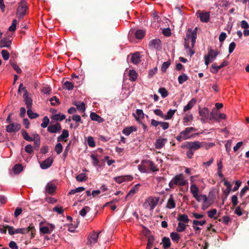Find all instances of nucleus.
<instances>
[{
    "label": "nucleus",
    "mask_w": 249,
    "mask_h": 249,
    "mask_svg": "<svg viewBox=\"0 0 249 249\" xmlns=\"http://www.w3.org/2000/svg\"><path fill=\"white\" fill-rule=\"evenodd\" d=\"M21 133L23 137L26 141L29 142H32L33 141V139L29 136L28 133L25 130L22 129L21 130Z\"/></svg>",
    "instance_id": "obj_43"
},
{
    "label": "nucleus",
    "mask_w": 249,
    "mask_h": 249,
    "mask_svg": "<svg viewBox=\"0 0 249 249\" xmlns=\"http://www.w3.org/2000/svg\"><path fill=\"white\" fill-rule=\"evenodd\" d=\"M176 207V203L172 196H171L168 199L167 204L166 207L169 209H173Z\"/></svg>",
    "instance_id": "obj_30"
},
{
    "label": "nucleus",
    "mask_w": 249,
    "mask_h": 249,
    "mask_svg": "<svg viewBox=\"0 0 249 249\" xmlns=\"http://www.w3.org/2000/svg\"><path fill=\"white\" fill-rule=\"evenodd\" d=\"M167 140L165 138H160L156 140L155 146L156 149H161L167 142Z\"/></svg>",
    "instance_id": "obj_18"
},
{
    "label": "nucleus",
    "mask_w": 249,
    "mask_h": 249,
    "mask_svg": "<svg viewBox=\"0 0 249 249\" xmlns=\"http://www.w3.org/2000/svg\"><path fill=\"white\" fill-rule=\"evenodd\" d=\"M69 137V132L66 130H64L62 134L58 138V141H60Z\"/></svg>",
    "instance_id": "obj_46"
},
{
    "label": "nucleus",
    "mask_w": 249,
    "mask_h": 249,
    "mask_svg": "<svg viewBox=\"0 0 249 249\" xmlns=\"http://www.w3.org/2000/svg\"><path fill=\"white\" fill-rule=\"evenodd\" d=\"M65 118L66 116L65 115L60 113L52 115L51 117V119L53 123H55L63 120L65 119Z\"/></svg>",
    "instance_id": "obj_21"
},
{
    "label": "nucleus",
    "mask_w": 249,
    "mask_h": 249,
    "mask_svg": "<svg viewBox=\"0 0 249 249\" xmlns=\"http://www.w3.org/2000/svg\"><path fill=\"white\" fill-rule=\"evenodd\" d=\"M145 35V32L142 30H138L135 33L136 37L138 39H142Z\"/></svg>",
    "instance_id": "obj_47"
},
{
    "label": "nucleus",
    "mask_w": 249,
    "mask_h": 249,
    "mask_svg": "<svg viewBox=\"0 0 249 249\" xmlns=\"http://www.w3.org/2000/svg\"><path fill=\"white\" fill-rule=\"evenodd\" d=\"M53 160L52 158L49 157L44 160L41 164L40 167L43 169H46L49 168L52 164Z\"/></svg>",
    "instance_id": "obj_16"
},
{
    "label": "nucleus",
    "mask_w": 249,
    "mask_h": 249,
    "mask_svg": "<svg viewBox=\"0 0 249 249\" xmlns=\"http://www.w3.org/2000/svg\"><path fill=\"white\" fill-rule=\"evenodd\" d=\"M162 244L165 249L169 248L171 246L170 239L168 237H164L162 240Z\"/></svg>",
    "instance_id": "obj_36"
},
{
    "label": "nucleus",
    "mask_w": 249,
    "mask_h": 249,
    "mask_svg": "<svg viewBox=\"0 0 249 249\" xmlns=\"http://www.w3.org/2000/svg\"><path fill=\"white\" fill-rule=\"evenodd\" d=\"M188 184L187 180L185 179L182 174L176 175L169 183L170 188H174L175 185L179 186H184Z\"/></svg>",
    "instance_id": "obj_2"
},
{
    "label": "nucleus",
    "mask_w": 249,
    "mask_h": 249,
    "mask_svg": "<svg viewBox=\"0 0 249 249\" xmlns=\"http://www.w3.org/2000/svg\"><path fill=\"white\" fill-rule=\"evenodd\" d=\"M199 114L201 117V121L202 123H206L210 119V111L207 107L199 109Z\"/></svg>",
    "instance_id": "obj_6"
},
{
    "label": "nucleus",
    "mask_w": 249,
    "mask_h": 249,
    "mask_svg": "<svg viewBox=\"0 0 249 249\" xmlns=\"http://www.w3.org/2000/svg\"><path fill=\"white\" fill-rule=\"evenodd\" d=\"M159 201V198L157 197H149L143 203V207L145 209H148L152 211L157 205Z\"/></svg>",
    "instance_id": "obj_3"
},
{
    "label": "nucleus",
    "mask_w": 249,
    "mask_h": 249,
    "mask_svg": "<svg viewBox=\"0 0 249 249\" xmlns=\"http://www.w3.org/2000/svg\"><path fill=\"white\" fill-rule=\"evenodd\" d=\"M43 127L45 128L47 126L48 127V131L51 132V133H56L57 132H59L61 129V125H41Z\"/></svg>",
    "instance_id": "obj_20"
},
{
    "label": "nucleus",
    "mask_w": 249,
    "mask_h": 249,
    "mask_svg": "<svg viewBox=\"0 0 249 249\" xmlns=\"http://www.w3.org/2000/svg\"><path fill=\"white\" fill-rule=\"evenodd\" d=\"M190 192L196 201L200 200L199 197L200 196V195L198 194L199 188L195 184L192 183V184H191Z\"/></svg>",
    "instance_id": "obj_10"
},
{
    "label": "nucleus",
    "mask_w": 249,
    "mask_h": 249,
    "mask_svg": "<svg viewBox=\"0 0 249 249\" xmlns=\"http://www.w3.org/2000/svg\"><path fill=\"white\" fill-rule=\"evenodd\" d=\"M196 103V100L195 98L192 99L187 105L184 107L183 111L186 112L190 110L195 105Z\"/></svg>",
    "instance_id": "obj_22"
},
{
    "label": "nucleus",
    "mask_w": 249,
    "mask_h": 249,
    "mask_svg": "<svg viewBox=\"0 0 249 249\" xmlns=\"http://www.w3.org/2000/svg\"><path fill=\"white\" fill-rule=\"evenodd\" d=\"M210 16L209 12H203L199 15L200 20L203 22H207L209 20Z\"/></svg>",
    "instance_id": "obj_26"
},
{
    "label": "nucleus",
    "mask_w": 249,
    "mask_h": 249,
    "mask_svg": "<svg viewBox=\"0 0 249 249\" xmlns=\"http://www.w3.org/2000/svg\"><path fill=\"white\" fill-rule=\"evenodd\" d=\"M178 220L180 221V222H183L185 224H187L189 222V219L187 215L185 214H179L178 218Z\"/></svg>",
    "instance_id": "obj_34"
},
{
    "label": "nucleus",
    "mask_w": 249,
    "mask_h": 249,
    "mask_svg": "<svg viewBox=\"0 0 249 249\" xmlns=\"http://www.w3.org/2000/svg\"><path fill=\"white\" fill-rule=\"evenodd\" d=\"M193 116L192 114L189 112V113H186L185 115V116L184 117V121L186 123H188L191 122V121L193 120Z\"/></svg>",
    "instance_id": "obj_44"
},
{
    "label": "nucleus",
    "mask_w": 249,
    "mask_h": 249,
    "mask_svg": "<svg viewBox=\"0 0 249 249\" xmlns=\"http://www.w3.org/2000/svg\"><path fill=\"white\" fill-rule=\"evenodd\" d=\"M27 8V3L24 0H22L18 8L17 15L19 18H22L25 14Z\"/></svg>",
    "instance_id": "obj_7"
},
{
    "label": "nucleus",
    "mask_w": 249,
    "mask_h": 249,
    "mask_svg": "<svg viewBox=\"0 0 249 249\" xmlns=\"http://www.w3.org/2000/svg\"><path fill=\"white\" fill-rule=\"evenodd\" d=\"M194 128L193 127H188L185 130L181 131L179 135L176 138L177 140L179 142L190 138L193 136L192 135H190L189 133L191 131H193Z\"/></svg>",
    "instance_id": "obj_5"
},
{
    "label": "nucleus",
    "mask_w": 249,
    "mask_h": 249,
    "mask_svg": "<svg viewBox=\"0 0 249 249\" xmlns=\"http://www.w3.org/2000/svg\"><path fill=\"white\" fill-rule=\"evenodd\" d=\"M221 68L215 63L211 65V71L213 73H216Z\"/></svg>",
    "instance_id": "obj_53"
},
{
    "label": "nucleus",
    "mask_w": 249,
    "mask_h": 249,
    "mask_svg": "<svg viewBox=\"0 0 249 249\" xmlns=\"http://www.w3.org/2000/svg\"><path fill=\"white\" fill-rule=\"evenodd\" d=\"M128 76L130 80L135 81L137 78L138 74L135 71L131 70L129 71Z\"/></svg>",
    "instance_id": "obj_33"
},
{
    "label": "nucleus",
    "mask_w": 249,
    "mask_h": 249,
    "mask_svg": "<svg viewBox=\"0 0 249 249\" xmlns=\"http://www.w3.org/2000/svg\"><path fill=\"white\" fill-rule=\"evenodd\" d=\"M87 143L90 147H94L95 146L94 140L91 136H89L88 137Z\"/></svg>",
    "instance_id": "obj_52"
},
{
    "label": "nucleus",
    "mask_w": 249,
    "mask_h": 249,
    "mask_svg": "<svg viewBox=\"0 0 249 249\" xmlns=\"http://www.w3.org/2000/svg\"><path fill=\"white\" fill-rule=\"evenodd\" d=\"M200 200L197 201L198 202H202V209L205 210L208 207H209L211 205V203L209 202L208 200L207 196L206 195H200V196L199 197Z\"/></svg>",
    "instance_id": "obj_12"
},
{
    "label": "nucleus",
    "mask_w": 249,
    "mask_h": 249,
    "mask_svg": "<svg viewBox=\"0 0 249 249\" xmlns=\"http://www.w3.org/2000/svg\"><path fill=\"white\" fill-rule=\"evenodd\" d=\"M134 116L139 121L144 117V113L142 109H137L135 114H134Z\"/></svg>",
    "instance_id": "obj_35"
},
{
    "label": "nucleus",
    "mask_w": 249,
    "mask_h": 249,
    "mask_svg": "<svg viewBox=\"0 0 249 249\" xmlns=\"http://www.w3.org/2000/svg\"><path fill=\"white\" fill-rule=\"evenodd\" d=\"M145 166L146 168H149V169L152 172H157L159 170L157 166L151 160H144Z\"/></svg>",
    "instance_id": "obj_13"
},
{
    "label": "nucleus",
    "mask_w": 249,
    "mask_h": 249,
    "mask_svg": "<svg viewBox=\"0 0 249 249\" xmlns=\"http://www.w3.org/2000/svg\"><path fill=\"white\" fill-rule=\"evenodd\" d=\"M196 30L197 28L192 30L189 29L184 38V48L186 50V53L190 56L195 53V51L192 49L195 46L196 40Z\"/></svg>",
    "instance_id": "obj_1"
},
{
    "label": "nucleus",
    "mask_w": 249,
    "mask_h": 249,
    "mask_svg": "<svg viewBox=\"0 0 249 249\" xmlns=\"http://www.w3.org/2000/svg\"><path fill=\"white\" fill-rule=\"evenodd\" d=\"M20 125H7L6 130L8 132H16L20 129Z\"/></svg>",
    "instance_id": "obj_32"
},
{
    "label": "nucleus",
    "mask_w": 249,
    "mask_h": 249,
    "mask_svg": "<svg viewBox=\"0 0 249 249\" xmlns=\"http://www.w3.org/2000/svg\"><path fill=\"white\" fill-rule=\"evenodd\" d=\"M85 190L83 187H79L75 189H72L69 192V195H74L76 193L81 192Z\"/></svg>",
    "instance_id": "obj_40"
},
{
    "label": "nucleus",
    "mask_w": 249,
    "mask_h": 249,
    "mask_svg": "<svg viewBox=\"0 0 249 249\" xmlns=\"http://www.w3.org/2000/svg\"><path fill=\"white\" fill-rule=\"evenodd\" d=\"M72 104L76 107L78 110L81 112H84L86 110L85 104L83 102L74 101Z\"/></svg>",
    "instance_id": "obj_17"
},
{
    "label": "nucleus",
    "mask_w": 249,
    "mask_h": 249,
    "mask_svg": "<svg viewBox=\"0 0 249 249\" xmlns=\"http://www.w3.org/2000/svg\"><path fill=\"white\" fill-rule=\"evenodd\" d=\"M131 62L134 64H138L141 60L140 53L139 52H136L132 54L131 58Z\"/></svg>",
    "instance_id": "obj_27"
},
{
    "label": "nucleus",
    "mask_w": 249,
    "mask_h": 249,
    "mask_svg": "<svg viewBox=\"0 0 249 249\" xmlns=\"http://www.w3.org/2000/svg\"><path fill=\"white\" fill-rule=\"evenodd\" d=\"M170 64H171V62L170 60H168L166 62H163V63L162 64L161 67V71L165 72L166 71L170 65Z\"/></svg>",
    "instance_id": "obj_50"
},
{
    "label": "nucleus",
    "mask_w": 249,
    "mask_h": 249,
    "mask_svg": "<svg viewBox=\"0 0 249 249\" xmlns=\"http://www.w3.org/2000/svg\"><path fill=\"white\" fill-rule=\"evenodd\" d=\"M90 117L93 121H96L98 123H101L103 122V119L94 112H91L90 114Z\"/></svg>",
    "instance_id": "obj_31"
},
{
    "label": "nucleus",
    "mask_w": 249,
    "mask_h": 249,
    "mask_svg": "<svg viewBox=\"0 0 249 249\" xmlns=\"http://www.w3.org/2000/svg\"><path fill=\"white\" fill-rule=\"evenodd\" d=\"M27 114L29 117L31 119H34L38 117V115L37 113H34L31 108L27 109Z\"/></svg>",
    "instance_id": "obj_49"
},
{
    "label": "nucleus",
    "mask_w": 249,
    "mask_h": 249,
    "mask_svg": "<svg viewBox=\"0 0 249 249\" xmlns=\"http://www.w3.org/2000/svg\"><path fill=\"white\" fill-rule=\"evenodd\" d=\"M13 170L15 174H19L23 170V166L21 164H17L14 166Z\"/></svg>",
    "instance_id": "obj_39"
},
{
    "label": "nucleus",
    "mask_w": 249,
    "mask_h": 249,
    "mask_svg": "<svg viewBox=\"0 0 249 249\" xmlns=\"http://www.w3.org/2000/svg\"><path fill=\"white\" fill-rule=\"evenodd\" d=\"M90 158L92 160V164L95 166H99V160L97 159V157L93 154L90 155Z\"/></svg>",
    "instance_id": "obj_57"
},
{
    "label": "nucleus",
    "mask_w": 249,
    "mask_h": 249,
    "mask_svg": "<svg viewBox=\"0 0 249 249\" xmlns=\"http://www.w3.org/2000/svg\"><path fill=\"white\" fill-rule=\"evenodd\" d=\"M188 77L186 74H183L181 75H179L178 77V83L180 84H182L185 81L188 80Z\"/></svg>",
    "instance_id": "obj_48"
},
{
    "label": "nucleus",
    "mask_w": 249,
    "mask_h": 249,
    "mask_svg": "<svg viewBox=\"0 0 249 249\" xmlns=\"http://www.w3.org/2000/svg\"><path fill=\"white\" fill-rule=\"evenodd\" d=\"M140 184H137L135 185L128 192V196H132L136 193V191L138 190Z\"/></svg>",
    "instance_id": "obj_54"
},
{
    "label": "nucleus",
    "mask_w": 249,
    "mask_h": 249,
    "mask_svg": "<svg viewBox=\"0 0 249 249\" xmlns=\"http://www.w3.org/2000/svg\"><path fill=\"white\" fill-rule=\"evenodd\" d=\"M90 210V208L89 206H85L80 212L79 214L82 216L84 217L88 212H89Z\"/></svg>",
    "instance_id": "obj_51"
},
{
    "label": "nucleus",
    "mask_w": 249,
    "mask_h": 249,
    "mask_svg": "<svg viewBox=\"0 0 249 249\" xmlns=\"http://www.w3.org/2000/svg\"><path fill=\"white\" fill-rule=\"evenodd\" d=\"M35 231L34 226L32 225H30L27 228H18L16 230V233L26 234L28 233L30 231H31L32 237H34V231Z\"/></svg>",
    "instance_id": "obj_9"
},
{
    "label": "nucleus",
    "mask_w": 249,
    "mask_h": 249,
    "mask_svg": "<svg viewBox=\"0 0 249 249\" xmlns=\"http://www.w3.org/2000/svg\"><path fill=\"white\" fill-rule=\"evenodd\" d=\"M187 226V225H186L184 223H182L179 222L178 224V226L176 228V231L178 232H182L185 231Z\"/></svg>",
    "instance_id": "obj_37"
},
{
    "label": "nucleus",
    "mask_w": 249,
    "mask_h": 249,
    "mask_svg": "<svg viewBox=\"0 0 249 249\" xmlns=\"http://www.w3.org/2000/svg\"><path fill=\"white\" fill-rule=\"evenodd\" d=\"M170 237L173 241L177 243H178L180 239V237L179 234L176 232H171L170 233Z\"/></svg>",
    "instance_id": "obj_38"
},
{
    "label": "nucleus",
    "mask_w": 249,
    "mask_h": 249,
    "mask_svg": "<svg viewBox=\"0 0 249 249\" xmlns=\"http://www.w3.org/2000/svg\"><path fill=\"white\" fill-rule=\"evenodd\" d=\"M218 54L219 52L217 51H214L212 49H209L208 54L204 56L205 64L208 66L210 63L215 59Z\"/></svg>",
    "instance_id": "obj_4"
},
{
    "label": "nucleus",
    "mask_w": 249,
    "mask_h": 249,
    "mask_svg": "<svg viewBox=\"0 0 249 249\" xmlns=\"http://www.w3.org/2000/svg\"><path fill=\"white\" fill-rule=\"evenodd\" d=\"M63 150L62 145L60 143H58L55 147V151L57 154H60Z\"/></svg>",
    "instance_id": "obj_58"
},
{
    "label": "nucleus",
    "mask_w": 249,
    "mask_h": 249,
    "mask_svg": "<svg viewBox=\"0 0 249 249\" xmlns=\"http://www.w3.org/2000/svg\"><path fill=\"white\" fill-rule=\"evenodd\" d=\"M40 231L42 233H50L51 231L48 226H43L40 227Z\"/></svg>",
    "instance_id": "obj_56"
},
{
    "label": "nucleus",
    "mask_w": 249,
    "mask_h": 249,
    "mask_svg": "<svg viewBox=\"0 0 249 249\" xmlns=\"http://www.w3.org/2000/svg\"><path fill=\"white\" fill-rule=\"evenodd\" d=\"M160 40L159 39H155L151 40L149 44L150 49H158L160 47Z\"/></svg>",
    "instance_id": "obj_19"
},
{
    "label": "nucleus",
    "mask_w": 249,
    "mask_h": 249,
    "mask_svg": "<svg viewBox=\"0 0 249 249\" xmlns=\"http://www.w3.org/2000/svg\"><path fill=\"white\" fill-rule=\"evenodd\" d=\"M206 220H194L193 221V224L194 226L195 225H200V226H203L206 223Z\"/></svg>",
    "instance_id": "obj_64"
},
{
    "label": "nucleus",
    "mask_w": 249,
    "mask_h": 249,
    "mask_svg": "<svg viewBox=\"0 0 249 249\" xmlns=\"http://www.w3.org/2000/svg\"><path fill=\"white\" fill-rule=\"evenodd\" d=\"M232 143V141L231 140H228L225 144V148L226 151L229 153L231 150V146Z\"/></svg>",
    "instance_id": "obj_62"
},
{
    "label": "nucleus",
    "mask_w": 249,
    "mask_h": 249,
    "mask_svg": "<svg viewBox=\"0 0 249 249\" xmlns=\"http://www.w3.org/2000/svg\"><path fill=\"white\" fill-rule=\"evenodd\" d=\"M145 162L144 160H142L141 161V163L138 166V169L139 171L142 173H148V170L145 166V164L143 163Z\"/></svg>",
    "instance_id": "obj_29"
},
{
    "label": "nucleus",
    "mask_w": 249,
    "mask_h": 249,
    "mask_svg": "<svg viewBox=\"0 0 249 249\" xmlns=\"http://www.w3.org/2000/svg\"><path fill=\"white\" fill-rule=\"evenodd\" d=\"M76 179L78 181H84L87 179L86 175L84 173H81L76 177Z\"/></svg>",
    "instance_id": "obj_45"
},
{
    "label": "nucleus",
    "mask_w": 249,
    "mask_h": 249,
    "mask_svg": "<svg viewBox=\"0 0 249 249\" xmlns=\"http://www.w3.org/2000/svg\"><path fill=\"white\" fill-rule=\"evenodd\" d=\"M136 130L137 128L134 125H131L129 127L124 128L123 130V133L125 136H128L132 132L136 131Z\"/></svg>",
    "instance_id": "obj_23"
},
{
    "label": "nucleus",
    "mask_w": 249,
    "mask_h": 249,
    "mask_svg": "<svg viewBox=\"0 0 249 249\" xmlns=\"http://www.w3.org/2000/svg\"><path fill=\"white\" fill-rule=\"evenodd\" d=\"M100 233V232L97 233L95 231L90 233L88 236V243L90 245L95 244L97 241Z\"/></svg>",
    "instance_id": "obj_11"
},
{
    "label": "nucleus",
    "mask_w": 249,
    "mask_h": 249,
    "mask_svg": "<svg viewBox=\"0 0 249 249\" xmlns=\"http://www.w3.org/2000/svg\"><path fill=\"white\" fill-rule=\"evenodd\" d=\"M201 142L198 141H195L193 142H187L184 145V147L187 149H190L193 151L198 150L202 147Z\"/></svg>",
    "instance_id": "obj_8"
},
{
    "label": "nucleus",
    "mask_w": 249,
    "mask_h": 249,
    "mask_svg": "<svg viewBox=\"0 0 249 249\" xmlns=\"http://www.w3.org/2000/svg\"><path fill=\"white\" fill-rule=\"evenodd\" d=\"M2 56L5 60H7L9 58V53L5 50H2L1 52Z\"/></svg>",
    "instance_id": "obj_63"
},
{
    "label": "nucleus",
    "mask_w": 249,
    "mask_h": 249,
    "mask_svg": "<svg viewBox=\"0 0 249 249\" xmlns=\"http://www.w3.org/2000/svg\"><path fill=\"white\" fill-rule=\"evenodd\" d=\"M217 213V210L215 209H213L209 210L207 212L208 216L210 218H214V215Z\"/></svg>",
    "instance_id": "obj_60"
},
{
    "label": "nucleus",
    "mask_w": 249,
    "mask_h": 249,
    "mask_svg": "<svg viewBox=\"0 0 249 249\" xmlns=\"http://www.w3.org/2000/svg\"><path fill=\"white\" fill-rule=\"evenodd\" d=\"M158 91L162 98H165L168 96V92L164 88H160Z\"/></svg>",
    "instance_id": "obj_55"
},
{
    "label": "nucleus",
    "mask_w": 249,
    "mask_h": 249,
    "mask_svg": "<svg viewBox=\"0 0 249 249\" xmlns=\"http://www.w3.org/2000/svg\"><path fill=\"white\" fill-rule=\"evenodd\" d=\"M11 41L10 39L7 38H3L0 41V48H9L10 46Z\"/></svg>",
    "instance_id": "obj_24"
},
{
    "label": "nucleus",
    "mask_w": 249,
    "mask_h": 249,
    "mask_svg": "<svg viewBox=\"0 0 249 249\" xmlns=\"http://www.w3.org/2000/svg\"><path fill=\"white\" fill-rule=\"evenodd\" d=\"M219 113L220 112H219L216 109L213 108L210 113L209 120H214L217 122Z\"/></svg>",
    "instance_id": "obj_28"
},
{
    "label": "nucleus",
    "mask_w": 249,
    "mask_h": 249,
    "mask_svg": "<svg viewBox=\"0 0 249 249\" xmlns=\"http://www.w3.org/2000/svg\"><path fill=\"white\" fill-rule=\"evenodd\" d=\"M154 242V238L153 237H150L148 238L147 246H146V249H151L153 246Z\"/></svg>",
    "instance_id": "obj_59"
},
{
    "label": "nucleus",
    "mask_w": 249,
    "mask_h": 249,
    "mask_svg": "<svg viewBox=\"0 0 249 249\" xmlns=\"http://www.w3.org/2000/svg\"><path fill=\"white\" fill-rule=\"evenodd\" d=\"M23 97L27 109L31 108L32 106V100L30 97L28 96V93L27 90H25Z\"/></svg>",
    "instance_id": "obj_14"
},
{
    "label": "nucleus",
    "mask_w": 249,
    "mask_h": 249,
    "mask_svg": "<svg viewBox=\"0 0 249 249\" xmlns=\"http://www.w3.org/2000/svg\"><path fill=\"white\" fill-rule=\"evenodd\" d=\"M176 111V109L173 110V109H169L168 111L166 114H164V120H169L172 118V117L173 116V115L175 114V112Z\"/></svg>",
    "instance_id": "obj_42"
},
{
    "label": "nucleus",
    "mask_w": 249,
    "mask_h": 249,
    "mask_svg": "<svg viewBox=\"0 0 249 249\" xmlns=\"http://www.w3.org/2000/svg\"><path fill=\"white\" fill-rule=\"evenodd\" d=\"M63 87L64 89L68 90H72L74 87V86L72 83H71L70 81H66L63 84Z\"/></svg>",
    "instance_id": "obj_41"
},
{
    "label": "nucleus",
    "mask_w": 249,
    "mask_h": 249,
    "mask_svg": "<svg viewBox=\"0 0 249 249\" xmlns=\"http://www.w3.org/2000/svg\"><path fill=\"white\" fill-rule=\"evenodd\" d=\"M154 112L156 115L160 116V118L164 120V114L163 113L161 110L159 109H156L154 110Z\"/></svg>",
    "instance_id": "obj_61"
},
{
    "label": "nucleus",
    "mask_w": 249,
    "mask_h": 249,
    "mask_svg": "<svg viewBox=\"0 0 249 249\" xmlns=\"http://www.w3.org/2000/svg\"><path fill=\"white\" fill-rule=\"evenodd\" d=\"M55 185L51 182L48 183L45 187L46 191L50 194L53 193L55 192Z\"/></svg>",
    "instance_id": "obj_25"
},
{
    "label": "nucleus",
    "mask_w": 249,
    "mask_h": 249,
    "mask_svg": "<svg viewBox=\"0 0 249 249\" xmlns=\"http://www.w3.org/2000/svg\"><path fill=\"white\" fill-rule=\"evenodd\" d=\"M133 179L131 176H123L114 178L115 181L118 183H121L124 181H130Z\"/></svg>",
    "instance_id": "obj_15"
}]
</instances>
